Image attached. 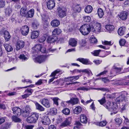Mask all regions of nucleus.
Here are the masks:
<instances>
[{
	"label": "nucleus",
	"mask_w": 129,
	"mask_h": 129,
	"mask_svg": "<svg viewBox=\"0 0 129 129\" xmlns=\"http://www.w3.org/2000/svg\"><path fill=\"white\" fill-rule=\"evenodd\" d=\"M105 106L109 111L113 112L111 113V115L116 114L118 112V106L115 103L109 102L106 105H105Z\"/></svg>",
	"instance_id": "nucleus-1"
},
{
	"label": "nucleus",
	"mask_w": 129,
	"mask_h": 129,
	"mask_svg": "<svg viewBox=\"0 0 129 129\" xmlns=\"http://www.w3.org/2000/svg\"><path fill=\"white\" fill-rule=\"evenodd\" d=\"M79 30L83 35H86L91 31V27L89 24H85L81 26Z\"/></svg>",
	"instance_id": "nucleus-2"
},
{
	"label": "nucleus",
	"mask_w": 129,
	"mask_h": 129,
	"mask_svg": "<svg viewBox=\"0 0 129 129\" xmlns=\"http://www.w3.org/2000/svg\"><path fill=\"white\" fill-rule=\"evenodd\" d=\"M39 116L38 113L35 112H32L31 116L27 118L26 121L29 123H35L38 119Z\"/></svg>",
	"instance_id": "nucleus-3"
},
{
	"label": "nucleus",
	"mask_w": 129,
	"mask_h": 129,
	"mask_svg": "<svg viewBox=\"0 0 129 129\" xmlns=\"http://www.w3.org/2000/svg\"><path fill=\"white\" fill-rule=\"evenodd\" d=\"M58 16L60 18H63L67 15V10L66 8L62 6H58L57 8Z\"/></svg>",
	"instance_id": "nucleus-4"
},
{
	"label": "nucleus",
	"mask_w": 129,
	"mask_h": 129,
	"mask_svg": "<svg viewBox=\"0 0 129 129\" xmlns=\"http://www.w3.org/2000/svg\"><path fill=\"white\" fill-rule=\"evenodd\" d=\"M127 94V93L126 92L124 91L122 92L121 94L116 98V102L119 103L120 102L127 101V99L126 98Z\"/></svg>",
	"instance_id": "nucleus-5"
},
{
	"label": "nucleus",
	"mask_w": 129,
	"mask_h": 129,
	"mask_svg": "<svg viewBox=\"0 0 129 129\" xmlns=\"http://www.w3.org/2000/svg\"><path fill=\"white\" fill-rule=\"evenodd\" d=\"M13 113L18 116H20L21 114V109L18 107H14L11 108Z\"/></svg>",
	"instance_id": "nucleus-6"
},
{
	"label": "nucleus",
	"mask_w": 129,
	"mask_h": 129,
	"mask_svg": "<svg viewBox=\"0 0 129 129\" xmlns=\"http://www.w3.org/2000/svg\"><path fill=\"white\" fill-rule=\"evenodd\" d=\"M128 15V13L127 12L123 11L120 12L118 15L121 20L124 21L127 19Z\"/></svg>",
	"instance_id": "nucleus-7"
},
{
	"label": "nucleus",
	"mask_w": 129,
	"mask_h": 129,
	"mask_svg": "<svg viewBox=\"0 0 129 129\" xmlns=\"http://www.w3.org/2000/svg\"><path fill=\"white\" fill-rule=\"evenodd\" d=\"M25 45V42L22 40L18 41L16 44V50H18L23 48Z\"/></svg>",
	"instance_id": "nucleus-8"
},
{
	"label": "nucleus",
	"mask_w": 129,
	"mask_h": 129,
	"mask_svg": "<svg viewBox=\"0 0 129 129\" xmlns=\"http://www.w3.org/2000/svg\"><path fill=\"white\" fill-rule=\"evenodd\" d=\"M40 102L41 104L47 108H49L51 107L49 101L47 99H44L41 100Z\"/></svg>",
	"instance_id": "nucleus-9"
},
{
	"label": "nucleus",
	"mask_w": 129,
	"mask_h": 129,
	"mask_svg": "<svg viewBox=\"0 0 129 129\" xmlns=\"http://www.w3.org/2000/svg\"><path fill=\"white\" fill-rule=\"evenodd\" d=\"M101 24L99 23H96L95 25V28L93 26H91V31L93 32H99L101 31Z\"/></svg>",
	"instance_id": "nucleus-10"
},
{
	"label": "nucleus",
	"mask_w": 129,
	"mask_h": 129,
	"mask_svg": "<svg viewBox=\"0 0 129 129\" xmlns=\"http://www.w3.org/2000/svg\"><path fill=\"white\" fill-rule=\"evenodd\" d=\"M71 117L67 118L65 121L61 123L60 126L63 127L69 125L71 123Z\"/></svg>",
	"instance_id": "nucleus-11"
},
{
	"label": "nucleus",
	"mask_w": 129,
	"mask_h": 129,
	"mask_svg": "<svg viewBox=\"0 0 129 129\" xmlns=\"http://www.w3.org/2000/svg\"><path fill=\"white\" fill-rule=\"evenodd\" d=\"M121 70V68H118L115 66H114L113 67L112 69L110 72V74H111L115 75L118 73Z\"/></svg>",
	"instance_id": "nucleus-12"
},
{
	"label": "nucleus",
	"mask_w": 129,
	"mask_h": 129,
	"mask_svg": "<svg viewBox=\"0 0 129 129\" xmlns=\"http://www.w3.org/2000/svg\"><path fill=\"white\" fill-rule=\"evenodd\" d=\"M46 57L45 56L41 55L39 56L36 58L35 62L41 63L45 61L46 59Z\"/></svg>",
	"instance_id": "nucleus-13"
},
{
	"label": "nucleus",
	"mask_w": 129,
	"mask_h": 129,
	"mask_svg": "<svg viewBox=\"0 0 129 129\" xmlns=\"http://www.w3.org/2000/svg\"><path fill=\"white\" fill-rule=\"evenodd\" d=\"M57 39V38L56 36H54L52 35L48 38L47 41L48 43H51L55 42Z\"/></svg>",
	"instance_id": "nucleus-14"
},
{
	"label": "nucleus",
	"mask_w": 129,
	"mask_h": 129,
	"mask_svg": "<svg viewBox=\"0 0 129 129\" xmlns=\"http://www.w3.org/2000/svg\"><path fill=\"white\" fill-rule=\"evenodd\" d=\"M47 5L48 9H53L55 6L54 1L53 0H48L47 2Z\"/></svg>",
	"instance_id": "nucleus-15"
},
{
	"label": "nucleus",
	"mask_w": 129,
	"mask_h": 129,
	"mask_svg": "<svg viewBox=\"0 0 129 129\" xmlns=\"http://www.w3.org/2000/svg\"><path fill=\"white\" fill-rule=\"evenodd\" d=\"M73 73L77 72H79L80 73L81 72L83 73H85L88 74V76H91L93 75L91 71L90 70L88 69H85L82 70H79L76 69L73 70Z\"/></svg>",
	"instance_id": "nucleus-16"
},
{
	"label": "nucleus",
	"mask_w": 129,
	"mask_h": 129,
	"mask_svg": "<svg viewBox=\"0 0 129 129\" xmlns=\"http://www.w3.org/2000/svg\"><path fill=\"white\" fill-rule=\"evenodd\" d=\"M21 33L23 36L27 35L29 31V28L27 25H24L21 28Z\"/></svg>",
	"instance_id": "nucleus-17"
},
{
	"label": "nucleus",
	"mask_w": 129,
	"mask_h": 129,
	"mask_svg": "<svg viewBox=\"0 0 129 129\" xmlns=\"http://www.w3.org/2000/svg\"><path fill=\"white\" fill-rule=\"evenodd\" d=\"M28 11V8L26 6L22 7L20 10V14L22 16L26 17Z\"/></svg>",
	"instance_id": "nucleus-18"
},
{
	"label": "nucleus",
	"mask_w": 129,
	"mask_h": 129,
	"mask_svg": "<svg viewBox=\"0 0 129 129\" xmlns=\"http://www.w3.org/2000/svg\"><path fill=\"white\" fill-rule=\"evenodd\" d=\"M60 21L57 19H54L51 22V25L53 27L58 26L60 24Z\"/></svg>",
	"instance_id": "nucleus-19"
},
{
	"label": "nucleus",
	"mask_w": 129,
	"mask_h": 129,
	"mask_svg": "<svg viewBox=\"0 0 129 129\" xmlns=\"http://www.w3.org/2000/svg\"><path fill=\"white\" fill-rule=\"evenodd\" d=\"M41 122L42 125H48L50 124L51 121L49 118L46 116L45 117L44 119L41 121Z\"/></svg>",
	"instance_id": "nucleus-20"
},
{
	"label": "nucleus",
	"mask_w": 129,
	"mask_h": 129,
	"mask_svg": "<svg viewBox=\"0 0 129 129\" xmlns=\"http://www.w3.org/2000/svg\"><path fill=\"white\" fill-rule=\"evenodd\" d=\"M36 109L40 111H43L45 110V108L41 105L36 101L34 102Z\"/></svg>",
	"instance_id": "nucleus-21"
},
{
	"label": "nucleus",
	"mask_w": 129,
	"mask_h": 129,
	"mask_svg": "<svg viewBox=\"0 0 129 129\" xmlns=\"http://www.w3.org/2000/svg\"><path fill=\"white\" fill-rule=\"evenodd\" d=\"M78 102V99L77 98H73L70 100L66 101L67 103L71 104L73 105L77 104Z\"/></svg>",
	"instance_id": "nucleus-22"
},
{
	"label": "nucleus",
	"mask_w": 129,
	"mask_h": 129,
	"mask_svg": "<svg viewBox=\"0 0 129 129\" xmlns=\"http://www.w3.org/2000/svg\"><path fill=\"white\" fill-rule=\"evenodd\" d=\"M40 32L38 31H34L31 33V37L32 39H34L37 38L39 36Z\"/></svg>",
	"instance_id": "nucleus-23"
},
{
	"label": "nucleus",
	"mask_w": 129,
	"mask_h": 129,
	"mask_svg": "<svg viewBox=\"0 0 129 129\" xmlns=\"http://www.w3.org/2000/svg\"><path fill=\"white\" fill-rule=\"evenodd\" d=\"M126 28L125 27L122 26L119 28L118 30V33L120 36H123L125 32Z\"/></svg>",
	"instance_id": "nucleus-24"
},
{
	"label": "nucleus",
	"mask_w": 129,
	"mask_h": 129,
	"mask_svg": "<svg viewBox=\"0 0 129 129\" xmlns=\"http://www.w3.org/2000/svg\"><path fill=\"white\" fill-rule=\"evenodd\" d=\"M77 61H79L84 64H89V60L87 59L83 58H79L77 59Z\"/></svg>",
	"instance_id": "nucleus-25"
},
{
	"label": "nucleus",
	"mask_w": 129,
	"mask_h": 129,
	"mask_svg": "<svg viewBox=\"0 0 129 129\" xmlns=\"http://www.w3.org/2000/svg\"><path fill=\"white\" fill-rule=\"evenodd\" d=\"M77 43V41L74 38H71L69 41V45L73 47L76 46Z\"/></svg>",
	"instance_id": "nucleus-26"
},
{
	"label": "nucleus",
	"mask_w": 129,
	"mask_h": 129,
	"mask_svg": "<svg viewBox=\"0 0 129 129\" xmlns=\"http://www.w3.org/2000/svg\"><path fill=\"white\" fill-rule=\"evenodd\" d=\"M34 13V10L33 9H31L29 11H27L26 14V17L27 18H31L32 17Z\"/></svg>",
	"instance_id": "nucleus-27"
},
{
	"label": "nucleus",
	"mask_w": 129,
	"mask_h": 129,
	"mask_svg": "<svg viewBox=\"0 0 129 129\" xmlns=\"http://www.w3.org/2000/svg\"><path fill=\"white\" fill-rule=\"evenodd\" d=\"M48 16L45 15H43L42 16V20L44 24L46 25H48L49 24L48 21Z\"/></svg>",
	"instance_id": "nucleus-28"
},
{
	"label": "nucleus",
	"mask_w": 129,
	"mask_h": 129,
	"mask_svg": "<svg viewBox=\"0 0 129 129\" xmlns=\"http://www.w3.org/2000/svg\"><path fill=\"white\" fill-rule=\"evenodd\" d=\"M81 122L83 123H86L87 122V118L86 115L83 114H81L80 116Z\"/></svg>",
	"instance_id": "nucleus-29"
},
{
	"label": "nucleus",
	"mask_w": 129,
	"mask_h": 129,
	"mask_svg": "<svg viewBox=\"0 0 129 129\" xmlns=\"http://www.w3.org/2000/svg\"><path fill=\"white\" fill-rule=\"evenodd\" d=\"M17 18L15 14H13L10 18V21L12 23L16 24L17 21Z\"/></svg>",
	"instance_id": "nucleus-30"
},
{
	"label": "nucleus",
	"mask_w": 129,
	"mask_h": 129,
	"mask_svg": "<svg viewBox=\"0 0 129 129\" xmlns=\"http://www.w3.org/2000/svg\"><path fill=\"white\" fill-rule=\"evenodd\" d=\"M92 6L90 5H88L86 6L84 10L85 13L89 14L92 12Z\"/></svg>",
	"instance_id": "nucleus-31"
},
{
	"label": "nucleus",
	"mask_w": 129,
	"mask_h": 129,
	"mask_svg": "<svg viewBox=\"0 0 129 129\" xmlns=\"http://www.w3.org/2000/svg\"><path fill=\"white\" fill-rule=\"evenodd\" d=\"M82 110V108L80 106L76 107L74 110V112L75 114H79L80 113Z\"/></svg>",
	"instance_id": "nucleus-32"
},
{
	"label": "nucleus",
	"mask_w": 129,
	"mask_h": 129,
	"mask_svg": "<svg viewBox=\"0 0 129 129\" xmlns=\"http://www.w3.org/2000/svg\"><path fill=\"white\" fill-rule=\"evenodd\" d=\"M4 46L6 50L8 52L12 51L13 50V48L9 44H4Z\"/></svg>",
	"instance_id": "nucleus-33"
},
{
	"label": "nucleus",
	"mask_w": 129,
	"mask_h": 129,
	"mask_svg": "<svg viewBox=\"0 0 129 129\" xmlns=\"http://www.w3.org/2000/svg\"><path fill=\"white\" fill-rule=\"evenodd\" d=\"M73 9L75 12L79 13L81 11V8L80 5L77 4L74 7Z\"/></svg>",
	"instance_id": "nucleus-34"
},
{
	"label": "nucleus",
	"mask_w": 129,
	"mask_h": 129,
	"mask_svg": "<svg viewBox=\"0 0 129 129\" xmlns=\"http://www.w3.org/2000/svg\"><path fill=\"white\" fill-rule=\"evenodd\" d=\"M61 30L59 28H55L53 31L52 35L55 36L60 34L61 32Z\"/></svg>",
	"instance_id": "nucleus-35"
},
{
	"label": "nucleus",
	"mask_w": 129,
	"mask_h": 129,
	"mask_svg": "<svg viewBox=\"0 0 129 129\" xmlns=\"http://www.w3.org/2000/svg\"><path fill=\"white\" fill-rule=\"evenodd\" d=\"M4 34L5 40L6 41H9L10 38L11 36L9 32L7 31H6L4 32Z\"/></svg>",
	"instance_id": "nucleus-36"
},
{
	"label": "nucleus",
	"mask_w": 129,
	"mask_h": 129,
	"mask_svg": "<svg viewBox=\"0 0 129 129\" xmlns=\"http://www.w3.org/2000/svg\"><path fill=\"white\" fill-rule=\"evenodd\" d=\"M106 29L108 31L111 32L113 31L115 29V27L114 26L111 25H107L105 26Z\"/></svg>",
	"instance_id": "nucleus-37"
},
{
	"label": "nucleus",
	"mask_w": 129,
	"mask_h": 129,
	"mask_svg": "<svg viewBox=\"0 0 129 129\" xmlns=\"http://www.w3.org/2000/svg\"><path fill=\"white\" fill-rule=\"evenodd\" d=\"M11 118L12 121L15 122H20L21 121V119L16 116L13 115L12 117Z\"/></svg>",
	"instance_id": "nucleus-38"
},
{
	"label": "nucleus",
	"mask_w": 129,
	"mask_h": 129,
	"mask_svg": "<svg viewBox=\"0 0 129 129\" xmlns=\"http://www.w3.org/2000/svg\"><path fill=\"white\" fill-rule=\"evenodd\" d=\"M97 12L99 18H102L104 15V12L103 10L101 8H99Z\"/></svg>",
	"instance_id": "nucleus-39"
},
{
	"label": "nucleus",
	"mask_w": 129,
	"mask_h": 129,
	"mask_svg": "<svg viewBox=\"0 0 129 129\" xmlns=\"http://www.w3.org/2000/svg\"><path fill=\"white\" fill-rule=\"evenodd\" d=\"M39 25V23L36 20L32 23V27L33 29H36L37 28L38 26Z\"/></svg>",
	"instance_id": "nucleus-40"
},
{
	"label": "nucleus",
	"mask_w": 129,
	"mask_h": 129,
	"mask_svg": "<svg viewBox=\"0 0 129 129\" xmlns=\"http://www.w3.org/2000/svg\"><path fill=\"white\" fill-rule=\"evenodd\" d=\"M42 45L40 44H38L35 46L33 48L35 50V52H38L40 51L41 47Z\"/></svg>",
	"instance_id": "nucleus-41"
},
{
	"label": "nucleus",
	"mask_w": 129,
	"mask_h": 129,
	"mask_svg": "<svg viewBox=\"0 0 129 129\" xmlns=\"http://www.w3.org/2000/svg\"><path fill=\"white\" fill-rule=\"evenodd\" d=\"M80 76L79 75H77V76L69 77L70 78V82H71L73 81H75L78 80L79 79V77Z\"/></svg>",
	"instance_id": "nucleus-42"
},
{
	"label": "nucleus",
	"mask_w": 129,
	"mask_h": 129,
	"mask_svg": "<svg viewBox=\"0 0 129 129\" xmlns=\"http://www.w3.org/2000/svg\"><path fill=\"white\" fill-rule=\"evenodd\" d=\"M30 113L25 110H22V112L21 111L22 115V116L24 117H28Z\"/></svg>",
	"instance_id": "nucleus-43"
},
{
	"label": "nucleus",
	"mask_w": 129,
	"mask_h": 129,
	"mask_svg": "<svg viewBox=\"0 0 129 129\" xmlns=\"http://www.w3.org/2000/svg\"><path fill=\"white\" fill-rule=\"evenodd\" d=\"M101 50L99 49L95 50L91 52V53L95 56H99L100 52L101 51Z\"/></svg>",
	"instance_id": "nucleus-44"
},
{
	"label": "nucleus",
	"mask_w": 129,
	"mask_h": 129,
	"mask_svg": "<svg viewBox=\"0 0 129 129\" xmlns=\"http://www.w3.org/2000/svg\"><path fill=\"white\" fill-rule=\"evenodd\" d=\"M53 102V104L56 105L57 106H58V101L59 99L57 97L52 98H51Z\"/></svg>",
	"instance_id": "nucleus-45"
},
{
	"label": "nucleus",
	"mask_w": 129,
	"mask_h": 129,
	"mask_svg": "<svg viewBox=\"0 0 129 129\" xmlns=\"http://www.w3.org/2000/svg\"><path fill=\"white\" fill-rule=\"evenodd\" d=\"M89 41L90 43L93 44L96 43L97 42V39L93 36L90 38Z\"/></svg>",
	"instance_id": "nucleus-46"
},
{
	"label": "nucleus",
	"mask_w": 129,
	"mask_h": 129,
	"mask_svg": "<svg viewBox=\"0 0 129 129\" xmlns=\"http://www.w3.org/2000/svg\"><path fill=\"white\" fill-rule=\"evenodd\" d=\"M19 58L23 61H26L28 59L26 57L25 55L23 54H20L19 55Z\"/></svg>",
	"instance_id": "nucleus-47"
},
{
	"label": "nucleus",
	"mask_w": 129,
	"mask_h": 129,
	"mask_svg": "<svg viewBox=\"0 0 129 129\" xmlns=\"http://www.w3.org/2000/svg\"><path fill=\"white\" fill-rule=\"evenodd\" d=\"M86 41L84 39H82V42L80 44L79 47L80 49H82V47H84L86 45Z\"/></svg>",
	"instance_id": "nucleus-48"
},
{
	"label": "nucleus",
	"mask_w": 129,
	"mask_h": 129,
	"mask_svg": "<svg viewBox=\"0 0 129 129\" xmlns=\"http://www.w3.org/2000/svg\"><path fill=\"white\" fill-rule=\"evenodd\" d=\"M118 85L124 86L126 85H129V81L126 82H119L118 83Z\"/></svg>",
	"instance_id": "nucleus-49"
},
{
	"label": "nucleus",
	"mask_w": 129,
	"mask_h": 129,
	"mask_svg": "<svg viewBox=\"0 0 129 129\" xmlns=\"http://www.w3.org/2000/svg\"><path fill=\"white\" fill-rule=\"evenodd\" d=\"M50 112L52 115H55L57 113V110L55 108H51L50 109Z\"/></svg>",
	"instance_id": "nucleus-50"
},
{
	"label": "nucleus",
	"mask_w": 129,
	"mask_h": 129,
	"mask_svg": "<svg viewBox=\"0 0 129 129\" xmlns=\"http://www.w3.org/2000/svg\"><path fill=\"white\" fill-rule=\"evenodd\" d=\"M12 10L11 8H9L6 9L5 11L6 14L9 15L12 12Z\"/></svg>",
	"instance_id": "nucleus-51"
},
{
	"label": "nucleus",
	"mask_w": 129,
	"mask_h": 129,
	"mask_svg": "<svg viewBox=\"0 0 129 129\" xmlns=\"http://www.w3.org/2000/svg\"><path fill=\"white\" fill-rule=\"evenodd\" d=\"M62 113L66 115H69L70 113V110L68 108H65L62 111Z\"/></svg>",
	"instance_id": "nucleus-52"
},
{
	"label": "nucleus",
	"mask_w": 129,
	"mask_h": 129,
	"mask_svg": "<svg viewBox=\"0 0 129 129\" xmlns=\"http://www.w3.org/2000/svg\"><path fill=\"white\" fill-rule=\"evenodd\" d=\"M103 44L104 45H108L109 46H111L113 43H112L111 41H102Z\"/></svg>",
	"instance_id": "nucleus-53"
},
{
	"label": "nucleus",
	"mask_w": 129,
	"mask_h": 129,
	"mask_svg": "<svg viewBox=\"0 0 129 129\" xmlns=\"http://www.w3.org/2000/svg\"><path fill=\"white\" fill-rule=\"evenodd\" d=\"M60 70L59 69H58L57 70L54 71V72L52 73L51 74L50 76V77H52L55 76L56 74L60 72Z\"/></svg>",
	"instance_id": "nucleus-54"
},
{
	"label": "nucleus",
	"mask_w": 129,
	"mask_h": 129,
	"mask_svg": "<svg viewBox=\"0 0 129 129\" xmlns=\"http://www.w3.org/2000/svg\"><path fill=\"white\" fill-rule=\"evenodd\" d=\"M83 20L85 22H89L91 19L90 17L89 16H85L83 17Z\"/></svg>",
	"instance_id": "nucleus-55"
},
{
	"label": "nucleus",
	"mask_w": 129,
	"mask_h": 129,
	"mask_svg": "<svg viewBox=\"0 0 129 129\" xmlns=\"http://www.w3.org/2000/svg\"><path fill=\"white\" fill-rule=\"evenodd\" d=\"M25 110L29 113H30L32 111V109L31 108L30 106L29 105H27L26 106Z\"/></svg>",
	"instance_id": "nucleus-56"
},
{
	"label": "nucleus",
	"mask_w": 129,
	"mask_h": 129,
	"mask_svg": "<svg viewBox=\"0 0 129 129\" xmlns=\"http://www.w3.org/2000/svg\"><path fill=\"white\" fill-rule=\"evenodd\" d=\"M33 92V90L30 88H27L26 90L25 91V92H27L28 94H30V95H31L32 93Z\"/></svg>",
	"instance_id": "nucleus-57"
},
{
	"label": "nucleus",
	"mask_w": 129,
	"mask_h": 129,
	"mask_svg": "<svg viewBox=\"0 0 129 129\" xmlns=\"http://www.w3.org/2000/svg\"><path fill=\"white\" fill-rule=\"evenodd\" d=\"M115 121L117 123V124H120L122 122V119L120 118H117L115 119Z\"/></svg>",
	"instance_id": "nucleus-58"
},
{
	"label": "nucleus",
	"mask_w": 129,
	"mask_h": 129,
	"mask_svg": "<svg viewBox=\"0 0 129 129\" xmlns=\"http://www.w3.org/2000/svg\"><path fill=\"white\" fill-rule=\"evenodd\" d=\"M10 127V125L8 123H7L3 126L2 128L3 129H8Z\"/></svg>",
	"instance_id": "nucleus-59"
},
{
	"label": "nucleus",
	"mask_w": 129,
	"mask_h": 129,
	"mask_svg": "<svg viewBox=\"0 0 129 129\" xmlns=\"http://www.w3.org/2000/svg\"><path fill=\"white\" fill-rule=\"evenodd\" d=\"M100 104L102 105L106 102L105 98V97H103L101 100H98Z\"/></svg>",
	"instance_id": "nucleus-60"
},
{
	"label": "nucleus",
	"mask_w": 129,
	"mask_h": 129,
	"mask_svg": "<svg viewBox=\"0 0 129 129\" xmlns=\"http://www.w3.org/2000/svg\"><path fill=\"white\" fill-rule=\"evenodd\" d=\"M5 5V0H0V8H3Z\"/></svg>",
	"instance_id": "nucleus-61"
},
{
	"label": "nucleus",
	"mask_w": 129,
	"mask_h": 129,
	"mask_svg": "<svg viewBox=\"0 0 129 129\" xmlns=\"http://www.w3.org/2000/svg\"><path fill=\"white\" fill-rule=\"evenodd\" d=\"M46 39L45 36H43L41 37L39 39V41L40 43H42Z\"/></svg>",
	"instance_id": "nucleus-62"
},
{
	"label": "nucleus",
	"mask_w": 129,
	"mask_h": 129,
	"mask_svg": "<svg viewBox=\"0 0 129 129\" xmlns=\"http://www.w3.org/2000/svg\"><path fill=\"white\" fill-rule=\"evenodd\" d=\"M77 90L87 91L88 90V88H86L85 87H81L77 88Z\"/></svg>",
	"instance_id": "nucleus-63"
},
{
	"label": "nucleus",
	"mask_w": 129,
	"mask_h": 129,
	"mask_svg": "<svg viewBox=\"0 0 129 129\" xmlns=\"http://www.w3.org/2000/svg\"><path fill=\"white\" fill-rule=\"evenodd\" d=\"M123 117L124 118V122L125 124L127 126H129V120L127 117H125L124 116H123Z\"/></svg>",
	"instance_id": "nucleus-64"
}]
</instances>
